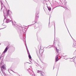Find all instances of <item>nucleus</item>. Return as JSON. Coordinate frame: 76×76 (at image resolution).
Segmentation results:
<instances>
[{
	"label": "nucleus",
	"instance_id": "nucleus-1",
	"mask_svg": "<svg viewBox=\"0 0 76 76\" xmlns=\"http://www.w3.org/2000/svg\"><path fill=\"white\" fill-rule=\"evenodd\" d=\"M7 50H8V48H6L4 51L3 53V54H4V53H6L7 51Z\"/></svg>",
	"mask_w": 76,
	"mask_h": 76
},
{
	"label": "nucleus",
	"instance_id": "nucleus-2",
	"mask_svg": "<svg viewBox=\"0 0 76 76\" xmlns=\"http://www.w3.org/2000/svg\"><path fill=\"white\" fill-rule=\"evenodd\" d=\"M6 22L7 23H8V22H10V20H9V19H6Z\"/></svg>",
	"mask_w": 76,
	"mask_h": 76
},
{
	"label": "nucleus",
	"instance_id": "nucleus-3",
	"mask_svg": "<svg viewBox=\"0 0 76 76\" xmlns=\"http://www.w3.org/2000/svg\"><path fill=\"white\" fill-rule=\"evenodd\" d=\"M58 60V57L56 56V60L55 61H57Z\"/></svg>",
	"mask_w": 76,
	"mask_h": 76
},
{
	"label": "nucleus",
	"instance_id": "nucleus-4",
	"mask_svg": "<svg viewBox=\"0 0 76 76\" xmlns=\"http://www.w3.org/2000/svg\"><path fill=\"white\" fill-rule=\"evenodd\" d=\"M38 73H41L42 76H43V74H42V72H41L40 71H38Z\"/></svg>",
	"mask_w": 76,
	"mask_h": 76
},
{
	"label": "nucleus",
	"instance_id": "nucleus-5",
	"mask_svg": "<svg viewBox=\"0 0 76 76\" xmlns=\"http://www.w3.org/2000/svg\"><path fill=\"white\" fill-rule=\"evenodd\" d=\"M48 10H49V11H51V8H48Z\"/></svg>",
	"mask_w": 76,
	"mask_h": 76
},
{
	"label": "nucleus",
	"instance_id": "nucleus-6",
	"mask_svg": "<svg viewBox=\"0 0 76 76\" xmlns=\"http://www.w3.org/2000/svg\"><path fill=\"white\" fill-rule=\"evenodd\" d=\"M28 57L30 59H31V56L30 55H28Z\"/></svg>",
	"mask_w": 76,
	"mask_h": 76
},
{
	"label": "nucleus",
	"instance_id": "nucleus-7",
	"mask_svg": "<svg viewBox=\"0 0 76 76\" xmlns=\"http://www.w3.org/2000/svg\"><path fill=\"white\" fill-rule=\"evenodd\" d=\"M56 50L57 53H58L59 52L58 50L57 49V48H56Z\"/></svg>",
	"mask_w": 76,
	"mask_h": 76
},
{
	"label": "nucleus",
	"instance_id": "nucleus-8",
	"mask_svg": "<svg viewBox=\"0 0 76 76\" xmlns=\"http://www.w3.org/2000/svg\"><path fill=\"white\" fill-rule=\"evenodd\" d=\"M4 67V66H2L3 68L4 69H6V68L5 67Z\"/></svg>",
	"mask_w": 76,
	"mask_h": 76
},
{
	"label": "nucleus",
	"instance_id": "nucleus-9",
	"mask_svg": "<svg viewBox=\"0 0 76 76\" xmlns=\"http://www.w3.org/2000/svg\"><path fill=\"white\" fill-rule=\"evenodd\" d=\"M66 60H67V58H66V59H65Z\"/></svg>",
	"mask_w": 76,
	"mask_h": 76
},
{
	"label": "nucleus",
	"instance_id": "nucleus-10",
	"mask_svg": "<svg viewBox=\"0 0 76 76\" xmlns=\"http://www.w3.org/2000/svg\"><path fill=\"white\" fill-rule=\"evenodd\" d=\"M5 19H4V20H5Z\"/></svg>",
	"mask_w": 76,
	"mask_h": 76
},
{
	"label": "nucleus",
	"instance_id": "nucleus-11",
	"mask_svg": "<svg viewBox=\"0 0 76 76\" xmlns=\"http://www.w3.org/2000/svg\"><path fill=\"white\" fill-rule=\"evenodd\" d=\"M30 64H31V63H30Z\"/></svg>",
	"mask_w": 76,
	"mask_h": 76
}]
</instances>
